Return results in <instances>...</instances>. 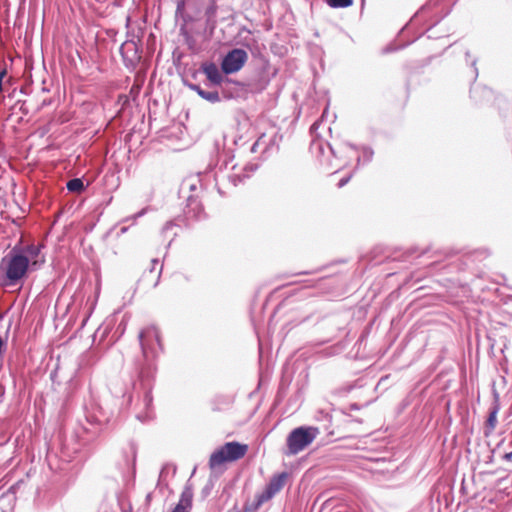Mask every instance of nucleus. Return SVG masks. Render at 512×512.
<instances>
[{"label": "nucleus", "mask_w": 512, "mask_h": 512, "mask_svg": "<svg viewBox=\"0 0 512 512\" xmlns=\"http://www.w3.org/2000/svg\"><path fill=\"white\" fill-rule=\"evenodd\" d=\"M192 89H193L194 91H196L198 95H199V92H204V90H203V89H201V88H200L199 86H197V85H193V86H192Z\"/></svg>", "instance_id": "obj_17"}, {"label": "nucleus", "mask_w": 512, "mask_h": 512, "mask_svg": "<svg viewBox=\"0 0 512 512\" xmlns=\"http://www.w3.org/2000/svg\"><path fill=\"white\" fill-rule=\"evenodd\" d=\"M143 356L146 360L154 359L159 351H162L163 344L158 327L149 324L141 329L138 335Z\"/></svg>", "instance_id": "obj_3"}, {"label": "nucleus", "mask_w": 512, "mask_h": 512, "mask_svg": "<svg viewBox=\"0 0 512 512\" xmlns=\"http://www.w3.org/2000/svg\"><path fill=\"white\" fill-rule=\"evenodd\" d=\"M318 434L315 427H298L290 432L287 437L289 455H295L309 446Z\"/></svg>", "instance_id": "obj_4"}, {"label": "nucleus", "mask_w": 512, "mask_h": 512, "mask_svg": "<svg viewBox=\"0 0 512 512\" xmlns=\"http://www.w3.org/2000/svg\"><path fill=\"white\" fill-rule=\"evenodd\" d=\"M45 262L41 255V246L28 245L25 248H15L5 256L0 265V270L7 279L6 284L15 285L22 280L29 270L38 269Z\"/></svg>", "instance_id": "obj_1"}, {"label": "nucleus", "mask_w": 512, "mask_h": 512, "mask_svg": "<svg viewBox=\"0 0 512 512\" xmlns=\"http://www.w3.org/2000/svg\"><path fill=\"white\" fill-rule=\"evenodd\" d=\"M202 71L212 84L220 85L222 83L223 76L216 64L206 63L202 65Z\"/></svg>", "instance_id": "obj_9"}, {"label": "nucleus", "mask_w": 512, "mask_h": 512, "mask_svg": "<svg viewBox=\"0 0 512 512\" xmlns=\"http://www.w3.org/2000/svg\"><path fill=\"white\" fill-rule=\"evenodd\" d=\"M248 445L236 441L227 442L216 449L209 458V468L219 470L228 462H235L245 457Z\"/></svg>", "instance_id": "obj_2"}, {"label": "nucleus", "mask_w": 512, "mask_h": 512, "mask_svg": "<svg viewBox=\"0 0 512 512\" xmlns=\"http://www.w3.org/2000/svg\"><path fill=\"white\" fill-rule=\"evenodd\" d=\"M6 75V71L3 70L0 72V90H2V78Z\"/></svg>", "instance_id": "obj_16"}, {"label": "nucleus", "mask_w": 512, "mask_h": 512, "mask_svg": "<svg viewBox=\"0 0 512 512\" xmlns=\"http://www.w3.org/2000/svg\"><path fill=\"white\" fill-rule=\"evenodd\" d=\"M504 457H505V459H507V460H511V458H512V452H510V453H506Z\"/></svg>", "instance_id": "obj_19"}, {"label": "nucleus", "mask_w": 512, "mask_h": 512, "mask_svg": "<svg viewBox=\"0 0 512 512\" xmlns=\"http://www.w3.org/2000/svg\"><path fill=\"white\" fill-rule=\"evenodd\" d=\"M332 8H346L353 4V0H326Z\"/></svg>", "instance_id": "obj_13"}, {"label": "nucleus", "mask_w": 512, "mask_h": 512, "mask_svg": "<svg viewBox=\"0 0 512 512\" xmlns=\"http://www.w3.org/2000/svg\"><path fill=\"white\" fill-rule=\"evenodd\" d=\"M199 96L209 102L215 103L220 100L219 93L217 91L207 92H199Z\"/></svg>", "instance_id": "obj_14"}, {"label": "nucleus", "mask_w": 512, "mask_h": 512, "mask_svg": "<svg viewBox=\"0 0 512 512\" xmlns=\"http://www.w3.org/2000/svg\"><path fill=\"white\" fill-rule=\"evenodd\" d=\"M145 399L147 400L148 404H150V403H151V401H152L151 394H150V393H147V394L145 395Z\"/></svg>", "instance_id": "obj_18"}, {"label": "nucleus", "mask_w": 512, "mask_h": 512, "mask_svg": "<svg viewBox=\"0 0 512 512\" xmlns=\"http://www.w3.org/2000/svg\"><path fill=\"white\" fill-rule=\"evenodd\" d=\"M163 264L158 259H151L147 267L144 268L138 284L146 289L154 288L158 285Z\"/></svg>", "instance_id": "obj_6"}, {"label": "nucleus", "mask_w": 512, "mask_h": 512, "mask_svg": "<svg viewBox=\"0 0 512 512\" xmlns=\"http://www.w3.org/2000/svg\"><path fill=\"white\" fill-rule=\"evenodd\" d=\"M193 493L190 489H185L181 495L178 504L172 512H190L192 508Z\"/></svg>", "instance_id": "obj_10"}, {"label": "nucleus", "mask_w": 512, "mask_h": 512, "mask_svg": "<svg viewBox=\"0 0 512 512\" xmlns=\"http://www.w3.org/2000/svg\"><path fill=\"white\" fill-rule=\"evenodd\" d=\"M330 149L332 154L341 161L342 166L359 162L360 156L358 149L347 142H335Z\"/></svg>", "instance_id": "obj_7"}, {"label": "nucleus", "mask_w": 512, "mask_h": 512, "mask_svg": "<svg viewBox=\"0 0 512 512\" xmlns=\"http://www.w3.org/2000/svg\"><path fill=\"white\" fill-rule=\"evenodd\" d=\"M286 477V473L273 476L265 490L258 496V502L264 503L277 494L284 487Z\"/></svg>", "instance_id": "obj_8"}, {"label": "nucleus", "mask_w": 512, "mask_h": 512, "mask_svg": "<svg viewBox=\"0 0 512 512\" xmlns=\"http://www.w3.org/2000/svg\"><path fill=\"white\" fill-rule=\"evenodd\" d=\"M351 179V176H348V177H345V178H342L339 183H338V187L341 188L343 187L345 184H347Z\"/></svg>", "instance_id": "obj_15"}, {"label": "nucleus", "mask_w": 512, "mask_h": 512, "mask_svg": "<svg viewBox=\"0 0 512 512\" xmlns=\"http://www.w3.org/2000/svg\"><path fill=\"white\" fill-rule=\"evenodd\" d=\"M248 60V54L243 49L235 48L223 58L221 69L225 74L236 73L242 69Z\"/></svg>", "instance_id": "obj_5"}, {"label": "nucleus", "mask_w": 512, "mask_h": 512, "mask_svg": "<svg viewBox=\"0 0 512 512\" xmlns=\"http://www.w3.org/2000/svg\"><path fill=\"white\" fill-rule=\"evenodd\" d=\"M498 407L494 406L488 415V418L485 422V435H490L497 426V414H498Z\"/></svg>", "instance_id": "obj_11"}, {"label": "nucleus", "mask_w": 512, "mask_h": 512, "mask_svg": "<svg viewBox=\"0 0 512 512\" xmlns=\"http://www.w3.org/2000/svg\"><path fill=\"white\" fill-rule=\"evenodd\" d=\"M66 186H67L68 191L74 192V193H80L81 191L84 190L83 181L79 178H74V179L69 180L67 182Z\"/></svg>", "instance_id": "obj_12"}]
</instances>
